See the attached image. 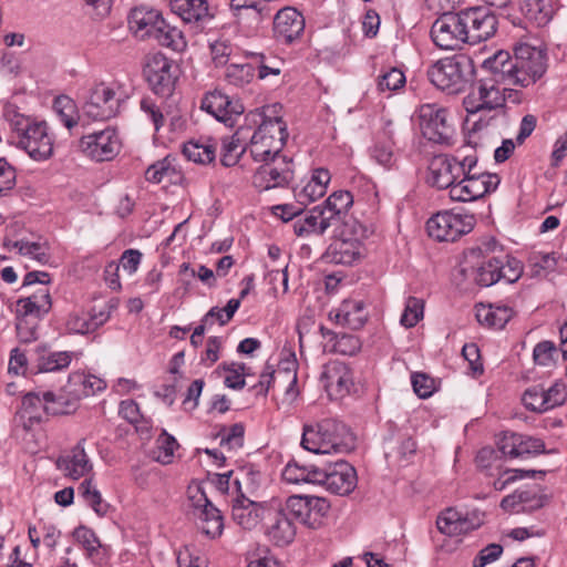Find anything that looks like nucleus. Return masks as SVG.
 <instances>
[{
	"label": "nucleus",
	"mask_w": 567,
	"mask_h": 567,
	"mask_svg": "<svg viewBox=\"0 0 567 567\" xmlns=\"http://www.w3.org/2000/svg\"><path fill=\"white\" fill-rule=\"evenodd\" d=\"M75 540L81 544L85 550L92 555L95 553L101 544L94 532L85 526H80L73 532Z\"/></svg>",
	"instance_id": "0e129e2a"
},
{
	"label": "nucleus",
	"mask_w": 567,
	"mask_h": 567,
	"mask_svg": "<svg viewBox=\"0 0 567 567\" xmlns=\"http://www.w3.org/2000/svg\"><path fill=\"white\" fill-rule=\"evenodd\" d=\"M371 157L384 168H391L395 163L392 144L390 142H378L371 148Z\"/></svg>",
	"instance_id": "13d9d810"
},
{
	"label": "nucleus",
	"mask_w": 567,
	"mask_h": 567,
	"mask_svg": "<svg viewBox=\"0 0 567 567\" xmlns=\"http://www.w3.org/2000/svg\"><path fill=\"white\" fill-rule=\"evenodd\" d=\"M173 173L174 168L172 162L166 157L148 166L145 172V178L151 183L159 184L165 177L171 176Z\"/></svg>",
	"instance_id": "052dcab7"
},
{
	"label": "nucleus",
	"mask_w": 567,
	"mask_h": 567,
	"mask_svg": "<svg viewBox=\"0 0 567 567\" xmlns=\"http://www.w3.org/2000/svg\"><path fill=\"white\" fill-rule=\"evenodd\" d=\"M305 18L295 8L286 7L279 10L274 18V35L284 44H291L302 35Z\"/></svg>",
	"instance_id": "393cba45"
},
{
	"label": "nucleus",
	"mask_w": 567,
	"mask_h": 567,
	"mask_svg": "<svg viewBox=\"0 0 567 567\" xmlns=\"http://www.w3.org/2000/svg\"><path fill=\"white\" fill-rule=\"evenodd\" d=\"M485 70L489 72V76L481 79L476 91H473L463 100V105L468 114L494 111L505 105L502 85H511L509 82L498 79L494 69Z\"/></svg>",
	"instance_id": "6e6552de"
},
{
	"label": "nucleus",
	"mask_w": 567,
	"mask_h": 567,
	"mask_svg": "<svg viewBox=\"0 0 567 567\" xmlns=\"http://www.w3.org/2000/svg\"><path fill=\"white\" fill-rule=\"evenodd\" d=\"M202 110L217 121L233 125L234 116L241 115L245 109L239 100L233 99L219 90H214L203 97Z\"/></svg>",
	"instance_id": "4be33fe9"
},
{
	"label": "nucleus",
	"mask_w": 567,
	"mask_h": 567,
	"mask_svg": "<svg viewBox=\"0 0 567 567\" xmlns=\"http://www.w3.org/2000/svg\"><path fill=\"white\" fill-rule=\"evenodd\" d=\"M502 250L494 237L486 238L476 247L464 250L452 270L455 284H516L524 272L520 260L506 256L504 259L486 258V254Z\"/></svg>",
	"instance_id": "f257e3e1"
},
{
	"label": "nucleus",
	"mask_w": 567,
	"mask_h": 567,
	"mask_svg": "<svg viewBox=\"0 0 567 567\" xmlns=\"http://www.w3.org/2000/svg\"><path fill=\"white\" fill-rule=\"evenodd\" d=\"M474 225L472 215L455 214L450 210L433 215L426 223L430 237L437 241H455L470 233Z\"/></svg>",
	"instance_id": "9b49d317"
},
{
	"label": "nucleus",
	"mask_w": 567,
	"mask_h": 567,
	"mask_svg": "<svg viewBox=\"0 0 567 567\" xmlns=\"http://www.w3.org/2000/svg\"><path fill=\"white\" fill-rule=\"evenodd\" d=\"M264 526L268 540L276 546H287L295 539L296 527L281 507L270 506Z\"/></svg>",
	"instance_id": "b1692460"
},
{
	"label": "nucleus",
	"mask_w": 567,
	"mask_h": 567,
	"mask_svg": "<svg viewBox=\"0 0 567 567\" xmlns=\"http://www.w3.org/2000/svg\"><path fill=\"white\" fill-rule=\"evenodd\" d=\"M422 135L434 143L449 144L453 127L447 122V111L437 104H424L419 112Z\"/></svg>",
	"instance_id": "6ab92c4d"
},
{
	"label": "nucleus",
	"mask_w": 567,
	"mask_h": 567,
	"mask_svg": "<svg viewBox=\"0 0 567 567\" xmlns=\"http://www.w3.org/2000/svg\"><path fill=\"white\" fill-rule=\"evenodd\" d=\"M245 427L241 423L233 424L228 430L224 429L220 433V445L228 451H236L244 444Z\"/></svg>",
	"instance_id": "5fc2aeb1"
},
{
	"label": "nucleus",
	"mask_w": 567,
	"mask_h": 567,
	"mask_svg": "<svg viewBox=\"0 0 567 567\" xmlns=\"http://www.w3.org/2000/svg\"><path fill=\"white\" fill-rule=\"evenodd\" d=\"M121 146L120 136L113 127L84 135L79 141L80 151L96 162L113 159L120 153Z\"/></svg>",
	"instance_id": "dca6fc26"
},
{
	"label": "nucleus",
	"mask_w": 567,
	"mask_h": 567,
	"mask_svg": "<svg viewBox=\"0 0 567 567\" xmlns=\"http://www.w3.org/2000/svg\"><path fill=\"white\" fill-rule=\"evenodd\" d=\"M424 300L416 297H409L400 322L405 328H413L423 318Z\"/></svg>",
	"instance_id": "09e8293b"
},
{
	"label": "nucleus",
	"mask_w": 567,
	"mask_h": 567,
	"mask_svg": "<svg viewBox=\"0 0 567 567\" xmlns=\"http://www.w3.org/2000/svg\"><path fill=\"white\" fill-rule=\"evenodd\" d=\"M473 74L472 61L464 55L441 59L427 71V76L437 89L449 93L462 91Z\"/></svg>",
	"instance_id": "0eeeda50"
},
{
	"label": "nucleus",
	"mask_w": 567,
	"mask_h": 567,
	"mask_svg": "<svg viewBox=\"0 0 567 567\" xmlns=\"http://www.w3.org/2000/svg\"><path fill=\"white\" fill-rule=\"evenodd\" d=\"M326 194L321 186H318L315 182L309 181L296 195L298 204L306 206Z\"/></svg>",
	"instance_id": "774afa93"
},
{
	"label": "nucleus",
	"mask_w": 567,
	"mask_h": 567,
	"mask_svg": "<svg viewBox=\"0 0 567 567\" xmlns=\"http://www.w3.org/2000/svg\"><path fill=\"white\" fill-rule=\"evenodd\" d=\"M320 381L330 396L342 398L353 384L350 368L338 360L323 365Z\"/></svg>",
	"instance_id": "a878e982"
},
{
	"label": "nucleus",
	"mask_w": 567,
	"mask_h": 567,
	"mask_svg": "<svg viewBox=\"0 0 567 567\" xmlns=\"http://www.w3.org/2000/svg\"><path fill=\"white\" fill-rule=\"evenodd\" d=\"M414 393L421 398H430L435 391V381L426 373L415 372L411 375Z\"/></svg>",
	"instance_id": "4d7b16f0"
},
{
	"label": "nucleus",
	"mask_w": 567,
	"mask_h": 567,
	"mask_svg": "<svg viewBox=\"0 0 567 567\" xmlns=\"http://www.w3.org/2000/svg\"><path fill=\"white\" fill-rule=\"evenodd\" d=\"M337 495H348L357 486V473L346 461H336L319 467L317 484Z\"/></svg>",
	"instance_id": "4468645a"
},
{
	"label": "nucleus",
	"mask_w": 567,
	"mask_h": 567,
	"mask_svg": "<svg viewBox=\"0 0 567 567\" xmlns=\"http://www.w3.org/2000/svg\"><path fill=\"white\" fill-rule=\"evenodd\" d=\"M116 307L117 301L110 300L99 310L93 308L89 318L84 315L72 312L66 319L65 328L70 333L86 334L94 332L110 319L112 311Z\"/></svg>",
	"instance_id": "bb28decb"
},
{
	"label": "nucleus",
	"mask_w": 567,
	"mask_h": 567,
	"mask_svg": "<svg viewBox=\"0 0 567 567\" xmlns=\"http://www.w3.org/2000/svg\"><path fill=\"white\" fill-rule=\"evenodd\" d=\"M171 11L185 24L202 29L214 18L207 0H169Z\"/></svg>",
	"instance_id": "cd10ccee"
},
{
	"label": "nucleus",
	"mask_w": 567,
	"mask_h": 567,
	"mask_svg": "<svg viewBox=\"0 0 567 567\" xmlns=\"http://www.w3.org/2000/svg\"><path fill=\"white\" fill-rule=\"evenodd\" d=\"M189 501L195 515L202 522V530L212 538L221 535L224 520L220 511L208 499L202 487L189 489Z\"/></svg>",
	"instance_id": "aec40b11"
},
{
	"label": "nucleus",
	"mask_w": 567,
	"mask_h": 567,
	"mask_svg": "<svg viewBox=\"0 0 567 567\" xmlns=\"http://www.w3.org/2000/svg\"><path fill=\"white\" fill-rule=\"evenodd\" d=\"M84 440H81L66 455L60 456L56 467L68 477L79 480L87 475L93 465L85 453Z\"/></svg>",
	"instance_id": "c756f323"
},
{
	"label": "nucleus",
	"mask_w": 567,
	"mask_h": 567,
	"mask_svg": "<svg viewBox=\"0 0 567 567\" xmlns=\"http://www.w3.org/2000/svg\"><path fill=\"white\" fill-rule=\"evenodd\" d=\"M523 11L528 19L534 20L538 25L548 23L553 14L549 0H525Z\"/></svg>",
	"instance_id": "37998d69"
},
{
	"label": "nucleus",
	"mask_w": 567,
	"mask_h": 567,
	"mask_svg": "<svg viewBox=\"0 0 567 567\" xmlns=\"http://www.w3.org/2000/svg\"><path fill=\"white\" fill-rule=\"evenodd\" d=\"M45 405V392H29L22 398L20 414L29 422L28 426L40 423L49 416ZM24 425L27 426V423Z\"/></svg>",
	"instance_id": "f704fd0d"
},
{
	"label": "nucleus",
	"mask_w": 567,
	"mask_h": 567,
	"mask_svg": "<svg viewBox=\"0 0 567 567\" xmlns=\"http://www.w3.org/2000/svg\"><path fill=\"white\" fill-rule=\"evenodd\" d=\"M467 43L477 44L492 38L497 30V18L486 7H472L460 11Z\"/></svg>",
	"instance_id": "f3484780"
},
{
	"label": "nucleus",
	"mask_w": 567,
	"mask_h": 567,
	"mask_svg": "<svg viewBox=\"0 0 567 567\" xmlns=\"http://www.w3.org/2000/svg\"><path fill=\"white\" fill-rule=\"evenodd\" d=\"M51 307L50 292L47 289H41L32 296L18 300L17 317L39 320L50 311Z\"/></svg>",
	"instance_id": "72a5a7b5"
},
{
	"label": "nucleus",
	"mask_w": 567,
	"mask_h": 567,
	"mask_svg": "<svg viewBox=\"0 0 567 567\" xmlns=\"http://www.w3.org/2000/svg\"><path fill=\"white\" fill-rule=\"evenodd\" d=\"M38 372H53L65 369L72 361V352H52L45 344L37 346L31 355Z\"/></svg>",
	"instance_id": "7c9ffc66"
},
{
	"label": "nucleus",
	"mask_w": 567,
	"mask_h": 567,
	"mask_svg": "<svg viewBox=\"0 0 567 567\" xmlns=\"http://www.w3.org/2000/svg\"><path fill=\"white\" fill-rule=\"evenodd\" d=\"M3 246L8 249L16 248L20 255L29 256L38 261H45L48 258L47 249L40 243H29L24 240H4Z\"/></svg>",
	"instance_id": "de8ad7c7"
},
{
	"label": "nucleus",
	"mask_w": 567,
	"mask_h": 567,
	"mask_svg": "<svg viewBox=\"0 0 567 567\" xmlns=\"http://www.w3.org/2000/svg\"><path fill=\"white\" fill-rule=\"evenodd\" d=\"M318 465H299L297 462H289L282 472V477L286 482L292 484H317V474L319 472Z\"/></svg>",
	"instance_id": "e433bc0d"
},
{
	"label": "nucleus",
	"mask_w": 567,
	"mask_h": 567,
	"mask_svg": "<svg viewBox=\"0 0 567 567\" xmlns=\"http://www.w3.org/2000/svg\"><path fill=\"white\" fill-rule=\"evenodd\" d=\"M120 103L117 91L112 85L101 82L90 89L83 110L93 120L106 121L117 114Z\"/></svg>",
	"instance_id": "2eb2a0df"
},
{
	"label": "nucleus",
	"mask_w": 567,
	"mask_h": 567,
	"mask_svg": "<svg viewBox=\"0 0 567 567\" xmlns=\"http://www.w3.org/2000/svg\"><path fill=\"white\" fill-rule=\"evenodd\" d=\"M523 402L525 406L530 411L545 412V390L540 386H533L527 389L523 395Z\"/></svg>",
	"instance_id": "680f3d73"
},
{
	"label": "nucleus",
	"mask_w": 567,
	"mask_h": 567,
	"mask_svg": "<svg viewBox=\"0 0 567 567\" xmlns=\"http://www.w3.org/2000/svg\"><path fill=\"white\" fill-rule=\"evenodd\" d=\"M405 82L406 79L404 73L400 69L393 66L389 68L378 76L377 87L379 92H388L389 95H391L392 92L402 89Z\"/></svg>",
	"instance_id": "79ce46f5"
},
{
	"label": "nucleus",
	"mask_w": 567,
	"mask_h": 567,
	"mask_svg": "<svg viewBox=\"0 0 567 567\" xmlns=\"http://www.w3.org/2000/svg\"><path fill=\"white\" fill-rule=\"evenodd\" d=\"M515 440L517 442V457L554 452V450L546 451L544 441L538 437L517 433V437Z\"/></svg>",
	"instance_id": "8fccbe9b"
},
{
	"label": "nucleus",
	"mask_w": 567,
	"mask_h": 567,
	"mask_svg": "<svg viewBox=\"0 0 567 567\" xmlns=\"http://www.w3.org/2000/svg\"><path fill=\"white\" fill-rule=\"evenodd\" d=\"M53 110L66 128H72L78 124L79 115L76 105L69 96H58L54 100Z\"/></svg>",
	"instance_id": "a19ab883"
},
{
	"label": "nucleus",
	"mask_w": 567,
	"mask_h": 567,
	"mask_svg": "<svg viewBox=\"0 0 567 567\" xmlns=\"http://www.w3.org/2000/svg\"><path fill=\"white\" fill-rule=\"evenodd\" d=\"M329 318L334 320L337 324L351 330H359L367 323L369 313L365 310L364 301L344 299L337 309L329 312Z\"/></svg>",
	"instance_id": "c85d7f7f"
},
{
	"label": "nucleus",
	"mask_w": 567,
	"mask_h": 567,
	"mask_svg": "<svg viewBox=\"0 0 567 567\" xmlns=\"http://www.w3.org/2000/svg\"><path fill=\"white\" fill-rule=\"evenodd\" d=\"M239 306L240 299H230L224 308L213 307L205 315V322H210L213 326L217 321L220 326H224L231 320Z\"/></svg>",
	"instance_id": "3c124183"
},
{
	"label": "nucleus",
	"mask_w": 567,
	"mask_h": 567,
	"mask_svg": "<svg viewBox=\"0 0 567 567\" xmlns=\"http://www.w3.org/2000/svg\"><path fill=\"white\" fill-rule=\"evenodd\" d=\"M256 171L252 184L260 190L285 187L293 179L295 169L291 157L282 154L271 156Z\"/></svg>",
	"instance_id": "9d476101"
},
{
	"label": "nucleus",
	"mask_w": 567,
	"mask_h": 567,
	"mask_svg": "<svg viewBox=\"0 0 567 567\" xmlns=\"http://www.w3.org/2000/svg\"><path fill=\"white\" fill-rule=\"evenodd\" d=\"M177 66L164 54L155 53L147 58L144 66L145 79L153 92L161 96H169L177 80Z\"/></svg>",
	"instance_id": "f8f14e48"
},
{
	"label": "nucleus",
	"mask_w": 567,
	"mask_h": 567,
	"mask_svg": "<svg viewBox=\"0 0 567 567\" xmlns=\"http://www.w3.org/2000/svg\"><path fill=\"white\" fill-rule=\"evenodd\" d=\"M151 38L156 40L162 47L169 48L174 51L182 52L187 47V41L183 32L177 28L168 24L164 18L157 22Z\"/></svg>",
	"instance_id": "c9c22d12"
},
{
	"label": "nucleus",
	"mask_w": 567,
	"mask_h": 567,
	"mask_svg": "<svg viewBox=\"0 0 567 567\" xmlns=\"http://www.w3.org/2000/svg\"><path fill=\"white\" fill-rule=\"evenodd\" d=\"M271 505L257 503L244 495L235 498L231 507L233 520L245 530H252L265 523Z\"/></svg>",
	"instance_id": "5701e85b"
},
{
	"label": "nucleus",
	"mask_w": 567,
	"mask_h": 567,
	"mask_svg": "<svg viewBox=\"0 0 567 567\" xmlns=\"http://www.w3.org/2000/svg\"><path fill=\"white\" fill-rule=\"evenodd\" d=\"M159 11L146 6L136 7L131 10L128 16L130 30L141 39L151 38L157 22L161 21Z\"/></svg>",
	"instance_id": "2f4dec72"
},
{
	"label": "nucleus",
	"mask_w": 567,
	"mask_h": 567,
	"mask_svg": "<svg viewBox=\"0 0 567 567\" xmlns=\"http://www.w3.org/2000/svg\"><path fill=\"white\" fill-rule=\"evenodd\" d=\"M334 260L351 264L360 257V244L357 238H343L334 244Z\"/></svg>",
	"instance_id": "a18cd8bd"
},
{
	"label": "nucleus",
	"mask_w": 567,
	"mask_h": 567,
	"mask_svg": "<svg viewBox=\"0 0 567 567\" xmlns=\"http://www.w3.org/2000/svg\"><path fill=\"white\" fill-rule=\"evenodd\" d=\"M45 392V410L49 415L69 414L76 409L75 399H66L63 394H55L52 391Z\"/></svg>",
	"instance_id": "c03bdc74"
},
{
	"label": "nucleus",
	"mask_w": 567,
	"mask_h": 567,
	"mask_svg": "<svg viewBox=\"0 0 567 567\" xmlns=\"http://www.w3.org/2000/svg\"><path fill=\"white\" fill-rule=\"evenodd\" d=\"M499 311L504 312V317H497V312L491 306H480L476 308L475 316L480 323L502 329L511 319L512 310L504 307V309H499Z\"/></svg>",
	"instance_id": "49530a36"
},
{
	"label": "nucleus",
	"mask_w": 567,
	"mask_h": 567,
	"mask_svg": "<svg viewBox=\"0 0 567 567\" xmlns=\"http://www.w3.org/2000/svg\"><path fill=\"white\" fill-rule=\"evenodd\" d=\"M290 517L309 528H318L330 509V503L319 496L291 495L281 507Z\"/></svg>",
	"instance_id": "1a4fd4ad"
},
{
	"label": "nucleus",
	"mask_w": 567,
	"mask_h": 567,
	"mask_svg": "<svg viewBox=\"0 0 567 567\" xmlns=\"http://www.w3.org/2000/svg\"><path fill=\"white\" fill-rule=\"evenodd\" d=\"M353 204L350 192L338 190L332 193L321 206L313 207L307 216L299 218L293 224V230L298 236L323 235L326 230L341 219Z\"/></svg>",
	"instance_id": "39448f33"
},
{
	"label": "nucleus",
	"mask_w": 567,
	"mask_h": 567,
	"mask_svg": "<svg viewBox=\"0 0 567 567\" xmlns=\"http://www.w3.org/2000/svg\"><path fill=\"white\" fill-rule=\"evenodd\" d=\"M515 497L518 499L520 506L516 509L517 513L539 509L547 502L546 495H540L529 489L516 491Z\"/></svg>",
	"instance_id": "603ef678"
},
{
	"label": "nucleus",
	"mask_w": 567,
	"mask_h": 567,
	"mask_svg": "<svg viewBox=\"0 0 567 567\" xmlns=\"http://www.w3.org/2000/svg\"><path fill=\"white\" fill-rule=\"evenodd\" d=\"M79 491L85 503L99 515L104 516L110 505L102 498L100 491L93 485L91 478H85L79 486Z\"/></svg>",
	"instance_id": "58836bf2"
},
{
	"label": "nucleus",
	"mask_w": 567,
	"mask_h": 567,
	"mask_svg": "<svg viewBox=\"0 0 567 567\" xmlns=\"http://www.w3.org/2000/svg\"><path fill=\"white\" fill-rule=\"evenodd\" d=\"M183 154L194 163L209 164L216 157V144L210 140L206 142L189 141L184 144Z\"/></svg>",
	"instance_id": "4c0bfd02"
},
{
	"label": "nucleus",
	"mask_w": 567,
	"mask_h": 567,
	"mask_svg": "<svg viewBox=\"0 0 567 567\" xmlns=\"http://www.w3.org/2000/svg\"><path fill=\"white\" fill-rule=\"evenodd\" d=\"M279 104L262 107L246 115L245 126H251L248 150L254 161H267L281 154L288 138L287 124L278 115Z\"/></svg>",
	"instance_id": "7ed1b4c3"
},
{
	"label": "nucleus",
	"mask_w": 567,
	"mask_h": 567,
	"mask_svg": "<svg viewBox=\"0 0 567 567\" xmlns=\"http://www.w3.org/2000/svg\"><path fill=\"white\" fill-rule=\"evenodd\" d=\"M301 446L316 454H347L354 450L355 436L344 423L323 419L303 424Z\"/></svg>",
	"instance_id": "20e7f679"
},
{
	"label": "nucleus",
	"mask_w": 567,
	"mask_h": 567,
	"mask_svg": "<svg viewBox=\"0 0 567 567\" xmlns=\"http://www.w3.org/2000/svg\"><path fill=\"white\" fill-rule=\"evenodd\" d=\"M17 147L23 150L33 161L43 162L53 155V137L45 122H37L22 115L11 121Z\"/></svg>",
	"instance_id": "423d86ee"
},
{
	"label": "nucleus",
	"mask_w": 567,
	"mask_h": 567,
	"mask_svg": "<svg viewBox=\"0 0 567 567\" xmlns=\"http://www.w3.org/2000/svg\"><path fill=\"white\" fill-rule=\"evenodd\" d=\"M501 178L496 174L481 173L463 175L449 190L454 202H474L484 195L496 190Z\"/></svg>",
	"instance_id": "ddd939ff"
},
{
	"label": "nucleus",
	"mask_w": 567,
	"mask_h": 567,
	"mask_svg": "<svg viewBox=\"0 0 567 567\" xmlns=\"http://www.w3.org/2000/svg\"><path fill=\"white\" fill-rule=\"evenodd\" d=\"M156 443L158 449V455L156 456V460L162 464H171L173 461L174 452L179 446L176 439L163 430L157 437Z\"/></svg>",
	"instance_id": "864d4df0"
},
{
	"label": "nucleus",
	"mask_w": 567,
	"mask_h": 567,
	"mask_svg": "<svg viewBox=\"0 0 567 567\" xmlns=\"http://www.w3.org/2000/svg\"><path fill=\"white\" fill-rule=\"evenodd\" d=\"M462 513L454 509L447 508L445 509L436 520L437 529L445 535L455 536V532L457 528L458 520L461 518Z\"/></svg>",
	"instance_id": "bf43d9fd"
},
{
	"label": "nucleus",
	"mask_w": 567,
	"mask_h": 567,
	"mask_svg": "<svg viewBox=\"0 0 567 567\" xmlns=\"http://www.w3.org/2000/svg\"><path fill=\"white\" fill-rule=\"evenodd\" d=\"M463 176L457 156L436 155L429 165L427 182L437 189H447Z\"/></svg>",
	"instance_id": "412c9836"
},
{
	"label": "nucleus",
	"mask_w": 567,
	"mask_h": 567,
	"mask_svg": "<svg viewBox=\"0 0 567 567\" xmlns=\"http://www.w3.org/2000/svg\"><path fill=\"white\" fill-rule=\"evenodd\" d=\"M251 126L241 125L230 136L221 141L220 162L224 166H234L248 147V137Z\"/></svg>",
	"instance_id": "473e14b6"
},
{
	"label": "nucleus",
	"mask_w": 567,
	"mask_h": 567,
	"mask_svg": "<svg viewBox=\"0 0 567 567\" xmlns=\"http://www.w3.org/2000/svg\"><path fill=\"white\" fill-rule=\"evenodd\" d=\"M17 334L21 342L28 343L37 340L38 320L17 317Z\"/></svg>",
	"instance_id": "69168bd1"
},
{
	"label": "nucleus",
	"mask_w": 567,
	"mask_h": 567,
	"mask_svg": "<svg viewBox=\"0 0 567 567\" xmlns=\"http://www.w3.org/2000/svg\"><path fill=\"white\" fill-rule=\"evenodd\" d=\"M461 13L445 12L431 28L433 43L442 50H458L467 43Z\"/></svg>",
	"instance_id": "a211bd4d"
},
{
	"label": "nucleus",
	"mask_w": 567,
	"mask_h": 567,
	"mask_svg": "<svg viewBox=\"0 0 567 567\" xmlns=\"http://www.w3.org/2000/svg\"><path fill=\"white\" fill-rule=\"evenodd\" d=\"M361 349V341L353 334H337L333 343V351L342 355H354Z\"/></svg>",
	"instance_id": "6e6d98bb"
},
{
	"label": "nucleus",
	"mask_w": 567,
	"mask_h": 567,
	"mask_svg": "<svg viewBox=\"0 0 567 567\" xmlns=\"http://www.w3.org/2000/svg\"><path fill=\"white\" fill-rule=\"evenodd\" d=\"M255 76V66L251 63H230L225 71V80L237 87L249 84Z\"/></svg>",
	"instance_id": "ea45409f"
},
{
	"label": "nucleus",
	"mask_w": 567,
	"mask_h": 567,
	"mask_svg": "<svg viewBox=\"0 0 567 567\" xmlns=\"http://www.w3.org/2000/svg\"><path fill=\"white\" fill-rule=\"evenodd\" d=\"M16 184V169L6 161V158L0 157V197L6 196L11 192Z\"/></svg>",
	"instance_id": "e2e57ef3"
},
{
	"label": "nucleus",
	"mask_w": 567,
	"mask_h": 567,
	"mask_svg": "<svg viewBox=\"0 0 567 567\" xmlns=\"http://www.w3.org/2000/svg\"><path fill=\"white\" fill-rule=\"evenodd\" d=\"M483 68L494 69L498 79L507 80L512 85L528 87L546 72V54L540 48L518 43L513 56L506 51H499L487 59Z\"/></svg>",
	"instance_id": "f03ea898"
},
{
	"label": "nucleus",
	"mask_w": 567,
	"mask_h": 567,
	"mask_svg": "<svg viewBox=\"0 0 567 567\" xmlns=\"http://www.w3.org/2000/svg\"><path fill=\"white\" fill-rule=\"evenodd\" d=\"M483 520V514L478 511H473L471 513H465L461 515V518L457 524V528L455 532V536L467 534L476 528H478Z\"/></svg>",
	"instance_id": "338daca9"
}]
</instances>
